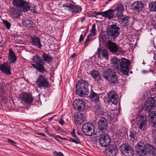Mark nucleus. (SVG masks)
Here are the masks:
<instances>
[{"mask_svg": "<svg viewBox=\"0 0 156 156\" xmlns=\"http://www.w3.org/2000/svg\"><path fill=\"white\" fill-rule=\"evenodd\" d=\"M74 117L75 120L79 124H81L83 122L85 119L84 115L82 113L77 112L75 113Z\"/></svg>", "mask_w": 156, "mask_h": 156, "instance_id": "obj_22", "label": "nucleus"}, {"mask_svg": "<svg viewBox=\"0 0 156 156\" xmlns=\"http://www.w3.org/2000/svg\"><path fill=\"white\" fill-rule=\"evenodd\" d=\"M148 145H146L142 141L138 143L135 146V150L137 152L139 155L144 156L147 151Z\"/></svg>", "mask_w": 156, "mask_h": 156, "instance_id": "obj_9", "label": "nucleus"}, {"mask_svg": "<svg viewBox=\"0 0 156 156\" xmlns=\"http://www.w3.org/2000/svg\"><path fill=\"white\" fill-rule=\"evenodd\" d=\"M76 56V53H74L71 56L72 58H75Z\"/></svg>", "mask_w": 156, "mask_h": 156, "instance_id": "obj_55", "label": "nucleus"}, {"mask_svg": "<svg viewBox=\"0 0 156 156\" xmlns=\"http://www.w3.org/2000/svg\"><path fill=\"white\" fill-rule=\"evenodd\" d=\"M36 83L37 87L41 89L43 88H46L49 87L48 79L41 75H39L38 76Z\"/></svg>", "mask_w": 156, "mask_h": 156, "instance_id": "obj_7", "label": "nucleus"}, {"mask_svg": "<svg viewBox=\"0 0 156 156\" xmlns=\"http://www.w3.org/2000/svg\"><path fill=\"white\" fill-rule=\"evenodd\" d=\"M106 31L108 37L115 39L119 35L120 28L116 24H112L108 27Z\"/></svg>", "mask_w": 156, "mask_h": 156, "instance_id": "obj_6", "label": "nucleus"}, {"mask_svg": "<svg viewBox=\"0 0 156 156\" xmlns=\"http://www.w3.org/2000/svg\"><path fill=\"white\" fill-rule=\"evenodd\" d=\"M37 134L38 135H42L43 136H45V137H46L47 136L45 135V134H44L43 133H37Z\"/></svg>", "mask_w": 156, "mask_h": 156, "instance_id": "obj_57", "label": "nucleus"}, {"mask_svg": "<svg viewBox=\"0 0 156 156\" xmlns=\"http://www.w3.org/2000/svg\"><path fill=\"white\" fill-rule=\"evenodd\" d=\"M85 17H82L81 19V22L82 23H83V21L85 20Z\"/></svg>", "mask_w": 156, "mask_h": 156, "instance_id": "obj_60", "label": "nucleus"}, {"mask_svg": "<svg viewBox=\"0 0 156 156\" xmlns=\"http://www.w3.org/2000/svg\"><path fill=\"white\" fill-rule=\"evenodd\" d=\"M104 76L111 84H115L118 81V76L115 72L110 69L108 68L105 70Z\"/></svg>", "mask_w": 156, "mask_h": 156, "instance_id": "obj_5", "label": "nucleus"}, {"mask_svg": "<svg viewBox=\"0 0 156 156\" xmlns=\"http://www.w3.org/2000/svg\"><path fill=\"white\" fill-rule=\"evenodd\" d=\"M72 5L70 3H67L66 4H64L63 5V7H65L68 8V9L69 11H70V9H71Z\"/></svg>", "mask_w": 156, "mask_h": 156, "instance_id": "obj_43", "label": "nucleus"}, {"mask_svg": "<svg viewBox=\"0 0 156 156\" xmlns=\"http://www.w3.org/2000/svg\"><path fill=\"white\" fill-rule=\"evenodd\" d=\"M122 133V130L121 129H119L117 130L116 132V134L118 135H120V134Z\"/></svg>", "mask_w": 156, "mask_h": 156, "instance_id": "obj_50", "label": "nucleus"}, {"mask_svg": "<svg viewBox=\"0 0 156 156\" xmlns=\"http://www.w3.org/2000/svg\"><path fill=\"white\" fill-rule=\"evenodd\" d=\"M89 97L92 101L95 102H98L99 99V96L93 90L90 92Z\"/></svg>", "mask_w": 156, "mask_h": 156, "instance_id": "obj_33", "label": "nucleus"}, {"mask_svg": "<svg viewBox=\"0 0 156 156\" xmlns=\"http://www.w3.org/2000/svg\"><path fill=\"white\" fill-rule=\"evenodd\" d=\"M145 106L146 110L148 112L153 109H154L156 107V97L148 98L145 103Z\"/></svg>", "mask_w": 156, "mask_h": 156, "instance_id": "obj_11", "label": "nucleus"}, {"mask_svg": "<svg viewBox=\"0 0 156 156\" xmlns=\"http://www.w3.org/2000/svg\"><path fill=\"white\" fill-rule=\"evenodd\" d=\"M147 122L146 117L143 115H140L137 122V125L140 130L144 131Z\"/></svg>", "mask_w": 156, "mask_h": 156, "instance_id": "obj_17", "label": "nucleus"}, {"mask_svg": "<svg viewBox=\"0 0 156 156\" xmlns=\"http://www.w3.org/2000/svg\"><path fill=\"white\" fill-rule=\"evenodd\" d=\"M42 58L43 60L47 62H52L53 61V57L50 55V54H48L46 53H44L42 55Z\"/></svg>", "mask_w": 156, "mask_h": 156, "instance_id": "obj_34", "label": "nucleus"}, {"mask_svg": "<svg viewBox=\"0 0 156 156\" xmlns=\"http://www.w3.org/2000/svg\"><path fill=\"white\" fill-rule=\"evenodd\" d=\"M99 133H103L107 130L108 124L107 120L104 118H100L98 124Z\"/></svg>", "mask_w": 156, "mask_h": 156, "instance_id": "obj_13", "label": "nucleus"}, {"mask_svg": "<svg viewBox=\"0 0 156 156\" xmlns=\"http://www.w3.org/2000/svg\"><path fill=\"white\" fill-rule=\"evenodd\" d=\"M32 59L34 62L36 64H31L33 68L42 73H44V72L46 71L45 67L44 66L45 62L43 59L41 58L40 56L37 55H35L33 56Z\"/></svg>", "mask_w": 156, "mask_h": 156, "instance_id": "obj_3", "label": "nucleus"}, {"mask_svg": "<svg viewBox=\"0 0 156 156\" xmlns=\"http://www.w3.org/2000/svg\"><path fill=\"white\" fill-rule=\"evenodd\" d=\"M96 25L94 24L92 27V29L90 31V33L88 35L91 37H93L96 35V30L95 29Z\"/></svg>", "mask_w": 156, "mask_h": 156, "instance_id": "obj_40", "label": "nucleus"}, {"mask_svg": "<svg viewBox=\"0 0 156 156\" xmlns=\"http://www.w3.org/2000/svg\"><path fill=\"white\" fill-rule=\"evenodd\" d=\"M107 45L109 50L111 52L116 53L119 50L118 45L115 43L110 41H108Z\"/></svg>", "mask_w": 156, "mask_h": 156, "instance_id": "obj_25", "label": "nucleus"}, {"mask_svg": "<svg viewBox=\"0 0 156 156\" xmlns=\"http://www.w3.org/2000/svg\"><path fill=\"white\" fill-rule=\"evenodd\" d=\"M6 90V86L0 83V94H3L5 93Z\"/></svg>", "mask_w": 156, "mask_h": 156, "instance_id": "obj_41", "label": "nucleus"}, {"mask_svg": "<svg viewBox=\"0 0 156 156\" xmlns=\"http://www.w3.org/2000/svg\"><path fill=\"white\" fill-rule=\"evenodd\" d=\"M58 130L59 131H60L62 133H64L65 132V131L61 128H58Z\"/></svg>", "mask_w": 156, "mask_h": 156, "instance_id": "obj_56", "label": "nucleus"}, {"mask_svg": "<svg viewBox=\"0 0 156 156\" xmlns=\"http://www.w3.org/2000/svg\"><path fill=\"white\" fill-rule=\"evenodd\" d=\"M130 64L129 60L124 58H122L120 60L119 66H117V69L122 73L123 75L128 76Z\"/></svg>", "mask_w": 156, "mask_h": 156, "instance_id": "obj_4", "label": "nucleus"}, {"mask_svg": "<svg viewBox=\"0 0 156 156\" xmlns=\"http://www.w3.org/2000/svg\"><path fill=\"white\" fill-rule=\"evenodd\" d=\"M99 138V144L102 147H108L110 144L111 140L110 136L107 134H104L101 135Z\"/></svg>", "mask_w": 156, "mask_h": 156, "instance_id": "obj_14", "label": "nucleus"}, {"mask_svg": "<svg viewBox=\"0 0 156 156\" xmlns=\"http://www.w3.org/2000/svg\"><path fill=\"white\" fill-rule=\"evenodd\" d=\"M19 98L22 101L27 105H30L33 101L32 94L28 93H23L20 94Z\"/></svg>", "mask_w": 156, "mask_h": 156, "instance_id": "obj_10", "label": "nucleus"}, {"mask_svg": "<svg viewBox=\"0 0 156 156\" xmlns=\"http://www.w3.org/2000/svg\"><path fill=\"white\" fill-rule=\"evenodd\" d=\"M54 116H52V117H50V118H49V119H48L49 120V121H51V120H52V119L54 118Z\"/></svg>", "mask_w": 156, "mask_h": 156, "instance_id": "obj_62", "label": "nucleus"}, {"mask_svg": "<svg viewBox=\"0 0 156 156\" xmlns=\"http://www.w3.org/2000/svg\"><path fill=\"white\" fill-rule=\"evenodd\" d=\"M108 115L111 120L114 119V116L113 114L110 113L109 114H108Z\"/></svg>", "mask_w": 156, "mask_h": 156, "instance_id": "obj_49", "label": "nucleus"}, {"mask_svg": "<svg viewBox=\"0 0 156 156\" xmlns=\"http://www.w3.org/2000/svg\"><path fill=\"white\" fill-rule=\"evenodd\" d=\"M124 10V7L122 4L121 3H119L117 5L114 10V12L115 11L117 12V16L118 15L122 14Z\"/></svg>", "mask_w": 156, "mask_h": 156, "instance_id": "obj_32", "label": "nucleus"}, {"mask_svg": "<svg viewBox=\"0 0 156 156\" xmlns=\"http://www.w3.org/2000/svg\"><path fill=\"white\" fill-rule=\"evenodd\" d=\"M71 134L73 136H75V129H73V131L71 133Z\"/></svg>", "mask_w": 156, "mask_h": 156, "instance_id": "obj_59", "label": "nucleus"}, {"mask_svg": "<svg viewBox=\"0 0 156 156\" xmlns=\"http://www.w3.org/2000/svg\"><path fill=\"white\" fill-rule=\"evenodd\" d=\"M32 43L33 45L36 46L39 48H41L42 45L41 44L40 38L37 37H34L32 38Z\"/></svg>", "mask_w": 156, "mask_h": 156, "instance_id": "obj_30", "label": "nucleus"}, {"mask_svg": "<svg viewBox=\"0 0 156 156\" xmlns=\"http://www.w3.org/2000/svg\"><path fill=\"white\" fill-rule=\"evenodd\" d=\"M59 123L61 125L63 126L64 124V121L62 119L59 121Z\"/></svg>", "mask_w": 156, "mask_h": 156, "instance_id": "obj_54", "label": "nucleus"}, {"mask_svg": "<svg viewBox=\"0 0 156 156\" xmlns=\"http://www.w3.org/2000/svg\"><path fill=\"white\" fill-rule=\"evenodd\" d=\"M90 75L96 80H99L101 79L100 73L96 70H92L90 72Z\"/></svg>", "mask_w": 156, "mask_h": 156, "instance_id": "obj_31", "label": "nucleus"}, {"mask_svg": "<svg viewBox=\"0 0 156 156\" xmlns=\"http://www.w3.org/2000/svg\"><path fill=\"white\" fill-rule=\"evenodd\" d=\"M147 152H149L150 156H156V148L153 146L148 145Z\"/></svg>", "mask_w": 156, "mask_h": 156, "instance_id": "obj_35", "label": "nucleus"}, {"mask_svg": "<svg viewBox=\"0 0 156 156\" xmlns=\"http://www.w3.org/2000/svg\"><path fill=\"white\" fill-rule=\"evenodd\" d=\"M77 134L79 136H81L82 135L79 131H77Z\"/></svg>", "mask_w": 156, "mask_h": 156, "instance_id": "obj_64", "label": "nucleus"}, {"mask_svg": "<svg viewBox=\"0 0 156 156\" xmlns=\"http://www.w3.org/2000/svg\"><path fill=\"white\" fill-rule=\"evenodd\" d=\"M94 126L92 123H85L82 126V131L85 134L88 136L93 134Z\"/></svg>", "mask_w": 156, "mask_h": 156, "instance_id": "obj_12", "label": "nucleus"}, {"mask_svg": "<svg viewBox=\"0 0 156 156\" xmlns=\"http://www.w3.org/2000/svg\"><path fill=\"white\" fill-rule=\"evenodd\" d=\"M22 11L16 8L12 7L10 9L9 14L12 17L18 18L20 16V14Z\"/></svg>", "mask_w": 156, "mask_h": 156, "instance_id": "obj_26", "label": "nucleus"}, {"mask_svg": "<svg viewBox=\"0 0 156 156\" xmlns=\"http://www.w3.org/2000/svg\"><path fill=\"white\" fill-rule=\"evenodd\" d=\"M8 142H10L12 143V144L13 145L14 144H16V143L15 142L10 139H8Z\"/></svg>", "mask_w": 156, "mask_h": 156, "instance_id": "obj_52", "label": "nucleus"}, {"mask_svg": "<svg viewBox=\"0 0 156 156\" xmlns=\"http://www.w3.org/2000/svg\"><path fill=\"white\" fill-rule=\"evenodd\" d=\"M8 60L11 63H14L17 60V58L14 52L11 48L9 50Z\"/></svg>", "mask_w": 156, "mask_h": 156, "instance_id": "obj_29", "label": "nucleus"}, {"mask_svg": "<svg viewBox=\"0 0 156 156\" xmlns=\"http://www.w3.org/2000/svg\"><path fill=\"white\" fill-rule=\"evenodd\" d=\"M88 84L87 82L83 80H78L76 85V92L78 95L83 97L89 93Z\"/></svg>", "mask_w": 156, "mask_h": 156, "instance_id": "obj_1", "label": "nucleus"}, {"mask_svg": "<svg viewBox=\"0 0 156 156\" xmlns=\"http://www.w3.org/2000/svg\"><path fill=\"white\" fill-rule=\"evenodd\" d=\"M57 137H58V138L60 139H62L63 140V139L64 138H62V137H61V136H59V135H57Z\"/></svg>", "mask_w": 156, "mask_h": 156, "instance_id": "obj_61", "label": "nucleus"}, {"mask_svg": "<svg viewBox=\"0 0 156 156\" xmlns=\"http://www.w3.org/2000/svg\"><path fill=\"white\" fill-rule=\"evenodd\" d=\"M131 7L134 11L137 12L142 10L144 8L143 4L140 1L135 2L131 5Z\"/></svg>", "mask_w": 156, "mask_h": 156, "instance_id": "obj_20", "label": "nucleus"}, {"mask_svg": "<svg viewBox=\"0 0 156 156\" xmlns=\"http://www.w3.org/2000/svg\"><path fill=\"white\" fill-rule=\"evenodd\" d=\"M120 59H119L116 57H113L112 59V63L114 64L115 69L117 70V66H119Z\"/></svg>", "mask_w": 156, "mask_h": 156, "instance_id": "obj_36", "label": "nucleus"}, {"mask_svg": "<svg viewBox=\"0 0 156 156\" xmlns=\"http://www.w3.org/2000/svg\"><path fill=\"white\" fill-rule=\"evenodd\" d=\"M136 132L133 130H131L130 132L129 136L130 137V139L133 141H134L137 139Z\"/></svg>", "mask_w": 156, "mask_h": 156, "instance_id": "obj_39", "label": "nucleus"}, {"mask_svg": "<svg viewBox=\"0 0 156 156\" xmlns=\"http://www.w3.org/2000/svg\"><path fill=\"white\" fill-rule=\"evenodd\" d=\"M105 151L111 156H115L118 152V149L115 145L111 144L105 149Z\"/></svg>", "mask_w": 156, "mask_h": 156, "instance_id": "obj_19", "label": "nucleus"}, {"mask_svg": "<svg viewBox=\"0 0 156 156\" xmlns=\"http://www.w3.org/2000/svg\"><path fill=\"white\" fill-rule=\"evenodd\" d=\"M117 16L119 19V22L122 25L126 27L129 25L128 17L127 16L123 15V14L118 15Z\"/></svg>", "mask_w": 156, "mask_h": 156, "instance_id": "obj_24", "label": "nucleus"}, {"mask_svg": "<svg viewBox=\"0 0 156 156\" xmlns=\"http://www.w3.org/2000/svg\"><path fill=\"white\" fill-rule=\"evenodd\" d=\"M101 12H92V16H95L96 15H99L97 14L98 13H100Z\"/></svg>", "mask_w": 156, "mask_h": 156, "instance_id": "obj_53", "label": "nucleus"}, {"mask_svg": "<svg viewBox=\"0 0 156 156\" xmlns=\"http://www.w3.org/2000/svg\"><path fill=\"white\" fill-rule=\"evenodd\" d=\"M120 150L125 156H133L134 154L132 147L127 144H122L120 147Z\"/></svg>", "mask_w": 156, "mask_h": 156, "instance_id": "obj_8", "label": "nucleus"}, {"mask_svg": "<svg viewBox=\"0 0 156 156\" xmlns=\"http://www.w3.org/2000/svg\"><path fill=\"white\" fill-rule=\"evenodd\" d=\"M82 8L80 7L72 5L70 11H71L73 12L77 13L80 12Z\"/></svg>", "mask_w": 156, "mask_h": 156, "instance_id": "obj_38", "label": "nucleus"}, {"mask_svg": "<svg viewBox=\"0 0 156 156\" xmlns=\"http://www.w3.org/2000/svg\"><path fill=\"white\" fill-rule=\"evenodd\" d=\"M149 121L151 125L156 128V112L152 111L150 112L148 116Z\"/></svg>", "mask_w": 156, "mask_h": 156, "instance_id": "obj_23", "label": "nucleus"}, {"mask_svg": "<svg viewBox=\"0 0 156 156\" xmlns=\"http://www.w3.org/2000/svg\"><path fill=\"white\" fill-rule=\"evenodd\" d=\"M91 37L89 36V35H88L87 37V38L86 39L85 41V42L84 43V44L85 46H87V42L88 41H89L90 40V37Z\"/></svg>", "mask_w": 156, "mask_h": 156, "instance_id": "obj_47", "label": "nucleus"}, {"mask_svg": "<svg viewBox=\"0 0 156 156\" xmlns=\"http://www.w3.org/2000/svg\"><path fill=\"white\" fill-rule=\"evenodd\" d=\"M97 14L100 15L103 17L107 18L110 20L114 16V11L113 10L109 9L105 11L101 12L100 13H98Z\"/></svg>", "mask_w": 156, "mask_h": 156, "instance_id": "obj_21", "label": "nucleus"}, {"mask_svg": "<svg viewBox=\"0 0 156 156\" xmlns=\"http://www.w3.org/2000/svg\"><path fill=\"white\" fill-rule=\"evenodd\" d=\"M149 8L150 11L156 12V2H153L149 4Z\"/></svg>", "mask_w": 156, "mask_h": 156, "instance_id": "obj_37", "label": "nucleus"}, {"mask_svg": "<svg viewBox=\"0 0 156 156\" xmlns=\"http://www.w3.org/2000/svg\"><path fill=\"white\" fill-rule=\"evenodd\" d=\"M108 97L113 104L115 105L117 104L118 101V96L115 91L113 90L109 91L108 94Z\"/></svg>", "mask_w": 156, "mask_h": 156, "instance_id": "obj_18", "label": "nucleus"}, {"mask_svg": "<svg viewBox=\"0 0 156 156\" xmlns=\"http://www.w3.org/2000/svg\"><path fill=\"white\" fill-rule=\"evenodd\" d=\"M30 20H24L23 21V24L24 26H28L29 25Z\"/></svg>", "mask_w": 156, "mask_h": 156, "instance_id": "obj_44", "label": "nucleus"}, {"mask_svg": "<svg viewBox=\"0 0 156 156\" xmlns=\"http://www.w3.org/2000/svg\"><path fill=\"white\" fill-rule=\"evenodd\" d=\"M98 58H101V55L104 58L108 59V54L107 51L105 49H101L99 48L98 49V51L97 52Z\"/></svg>", "mask_w": 156, "mask_h": 156, "instance_id": "obj_28", "label": "nucleus"}, {"mask_svg": "<svg viewBox=\"0 0 156 156\" xmlns=\"http://www.w3.org/2000/svg\"><path fill=\"white\" fill-rule=\"evenodd\" d=\"M95 114L98 116H101L104 114V111L102 107L96 105L93 107Z\"/></svg>", "mask_w": 156, "mask_h": 156, "instance_id": "obj_27", "label": "nucleus"}, {"mask_svg": "<svg viewBox=\"0 0 156 156\" xmlns=\"http://www.w3.org/2000/svg\"><path fill=\"white\" fill-rule=\"evenodd\" d=\"M73 108L77 111L83 110L85 107V103L81 99H76L73 104Z\"/></svg>", "mask_w": 156, "mask_h": 156, "instance_id": "obj_15", "label": "nucleus"}, {"mask_svg": "<svg viewBox=\"0 0 156 156\" xmlns=\"http://www.w3.org/2000/svg\"><path fill=\"white\" fill-rule=\"evenodd\" d=\"M84 38V36H83V35L82 34H81L80 37V38L79 40V42H81L82 41Z\"/></svg>", "mask_w": 156, "mask_h": 156, "instance_id": "obj_51", "label": "nucleus"}, {"mask_svg": "<svg viewBox=\"0 0 156 156\" xmlns=\"http://www.w3.org/2000/svg\"><path fill=\"white\" fill-rule=\"evenodd\" d=\"M29 25H28V27H30L34 28L35 27V24L31 20H30Z\"/></svg>", "mask_w": 156, "mask_h": 156, "instance_id": "obj_46", "label": "nucleus"}, {"mask_svg": "<svg viewBox=\"0 0 156 156\" xmlns=\"http://www.w3.org/2000/svg\"><path fill=\"white\" fill-rule=\"evenodd\" d=\"M73 136L75 138H76L77 139H79V138L77 136V135L75 134V136Z\"/></svg>", "mask_w": 156, "mask_h": 156, "instance_id": "obj_63", "label": "nucleus"}, {"mask_svg": "<svg viewBox=\"0 0 156 156\" xmlns=\"http://www.w3.org/2000/svg\"><path fill=\"white\" fill-rule=\"evenodd\" d=\"M13 5L18 9L20 10L23 12H27L30 10L34 13H37L35 10V7L30 6L29 4L25 1L23 0H13Z\"/></svg>", "mask_w": 156, "mask_h": 156, "instance_id": "obj_2", "label": "nucleus"}, {"mask_svg": "<svg viewBox=\"0 0 156 156\" xmlns=\"http://www.w3.org/2000/svg\"><path fill=\"white\" fill-rule=\"evenodd\" d=\"M69 141L70 142H73L74 143H75V144H78L79 143V142L77 141V140H75L74 139H73L72 138H70V139L69 140Z\"/></svg>", "mask_w": 156, "mask_h": 156, "instance_id": "obj_48", "label": "nucleus"}, {"mask_svg": "<svg viewBox=\"0 0 156 156\" xmlns=\"http://www.w3.org/2000/svg\"><path fill=\"white\" fill-rule=\"evenodd\" d=\"M11 66L8 62H6L0 65V71L7 75H11Z\"/></svg>", "mask_w": 156, "mask_h": 156, "instance_id": "obj_16", "label": "nucleus"}, {"mask_svg": "<svg viewBox=\"0 0 156 156\" xmlns=\"http://www.w3.org/2000/svg\"><path fill=\"white\" fill-rule=\"evenodd\" d=\"M3 23L5 25L7 28L8 29H9L11 26L10 23L6 20H3Z\"/></svg>", "mask_w": 156, "mask_h": 156, "instance_id": "obj_42", "label": "nucleus"}, {"mask_svg": "<svg viewBox=\"0 0 156 156\" xmlns=\"http://www.w3.org/2000/svg\"><path fill=\"white\" fill-rule=\"evenodd\" d=\"M53 154L55 156H64L63 154L61 152H57L55 151L54 152Z\"/></svg>", "mask_w": 156, "mask_h": 156, "instance_id": "obj_45", "label": "nucleus"}, {"mask_svg": "<svg viewBox=\"0 0 156 156\" xmlns=\"http://www.w3.org/2000/svg\"><path fill=\"white\" fill-rule=\"evenodd\" d=\"M48 135H49L50 136H51L52 137H54V135H55V134H53V133H48Z\"/></svg>", "mask_w": 156, "mask_h": 156, "instance_id": "obj_58", "label": "nucleus"}]
</instances>
